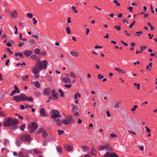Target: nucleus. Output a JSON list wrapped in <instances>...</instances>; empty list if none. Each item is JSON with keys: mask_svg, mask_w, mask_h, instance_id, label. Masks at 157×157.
I'll return each instance as SVG.
<instances>
[{"mask_svg": "<svg viewBox=\"0 0 157 157\" xmlns=\"http://www.w3.org/2000/svg\"><path fill=\"white\" fill-rule=\"evenodd\" d=\"M19 122L18 120L16 119H13L12 118H8L6 120L3 124V125L6 127H9L15 126Z\"/></svg>", "mask_w": 157, "mask_h": 157, "instance_id": "f257e3e1", "label": "nucleus"}, {"mask_svg": "<svg viewBox=\"0 0 157 157\" xmlns=\"http://www.w3.org/2000/svg\"><path fill=\"white\" fill-rule=\"evenodd\" d=\"M48 62L46 60H43L42 61H38L35 67H36L38 70H41L45 69L47 67Z\"/></svg>", "mask_w": 157, "mask_h": 157, "instance_id": "f03ea898", "label": "nucleus"}, {"mask_svg": "<svg viewBox=\"0 0 157 157\" xmlns=\"http://www.w3.org/2000/svg\"><path fill=\"white\" fill-rule=\"evenodd\" d=\"M65 119L61 120V122L63 124L67 125L75 123V121L71 116L69 115L65 117Z\"/></svg>", "mask_w": 157, "mask_h": 157, "instance_id": "7ed1b4c3", "label": "nucleus"}, {"mask_svg": "<svg viewBox=\"0 0 157 157\" xmlns=\"http://www.w3.org/2000/svg\"><path fill=\"white\" fill-rule=\"evenodd\" d=\"M13 99L16 101L19 102L21 101H25L27 100V96L24 94H21L19 96L15 95L13 97Z\"/></svg>", "mask_w": 157, "mask_h": 157, "instance_id": "20e7f679", "label": "nucleus"}, {"mask_svg": "<svg viewBox=\"0 0 157 157\" xmlns=\"http://www.w3.org/2000/svg\"><path fill=\"white\" fill-rule=\"evenodd\" d=\"M51 113L52 115L50 119L52 120L60 117L61 116L60 113L56 110H52Z\"/></svg>", "mask_w": 157, "mask_h": 157, "instance_id": "39448f33", "label": "nucleus"}, {"mask_svg": "<svg viewBox=\"0 0 157 157\" xmlns=\"http://www.w3.org/2000/svg\"><path fill=\"white\" fill-rule=\"evenodd\" d=\"M37 127L36 123L35 122H33L28 126V128L30 132L32 133L35 130Z\"/></svg>", "mask_w": 157, "mask_h": 157, "instance_id": "423d86ee", "label": "nucleus"}, {"mask_svg": "<svg viewBox=\"0 0 157 157\" xmlns=\"http://www.w3.org/2000/svg\"><path fill=\"white\" fill-rule=\"evenodd\" d=\"M98 149L100 151L106 150L107 151H111L112 150L111 146L108 144L105 145H100L98 147Z\"/></svg>", "mask_w": 157, "mask_h": 157, "instance_id": "0eeeda50", "label": "nucleus"}, {"mask_svg": "<svg viewBox=\"0 0 157 157\" xmlns=\"http://www.w3.org/2000/svg\"><path fill=\"white\" fill-rule=\"evenodd\" d=\"M21 139L22 141H26L29 143L31 141L30 136L27 134L22 135L21 137Z\"/></svg>", "mask_w": 157, "mask_h": 157, "instance_id": "6e6552de", "label": "nucleus"}, {"mask_svg": "<svg viewBox=\"0 0 157 157\" xmlns=\"http://www.w3.org/2000/svg\"><path fill=\"white\" fill-rule=\"evenodd\" d=\"M32 72L34 74V76L37 79L39 78V70L36 67H35L33 68Z\"/></svg>", "mask_w": 157, "mask_h": 157, "instance_id": "1a4fd4ad", "label": "nucleus"}, {"mask_svg": "<svg viewBox=\"0 0 157 157\" xmlns=\"http://www.w3.org/2000/svg\"><path fill=\"white\" fill-rule=\"evenodd\" d=\"M52 121L53 122L55 123L57 126L60 127L62 125L61 121H60L59 119L57 118L53 119Z\"/></svg>", "mask_w": 157, "mask_h": 157, "instance_id": "9d476101", "label": "nucleus"}, {"mask_svg": "<svg viewBox=\"0 0 157 157\" xmlns=\"http://www.w3.org/2000/svg\"><path fill=\"white\" fill-rule=\"evenodd\" d=\"M62 80L64 82L67 84H69L71 82V80L68 77H63Z\"/></svg>", "mask_w": 157, "mask_h": 157, "instance_id": "9b49d317", "label": "nucleus"}, {"mask_svg": "<svg viewBox=\"0 0 157 157\" xmlns=\"http://www.w3.org/2000/svg\"><path fill=\"white\" fill-rule=\"evenodd\" d=\"M52 94L53 99L55 100H56L58 98L57 94L55 92V90H52Z\"/></svg>", "mask_w": 157, "mask_h": 157, "instance_id": "f8f14e48", "label": "nucleus"}, {"mask_svg": "<svg viewBox=\"0 0 157 157\" xmlns=\"http://www.w3.org/2000/svg\"><path fill=\"white\" fill-rule=\"evenodd\" d=\"M50 90V88H47L44 89L43 90V94L45 95H48Z\"/></svg>", "mask_w": 157, "mask_h": 157, "instance_id": "ddd939ff", "label": "nucleus"}, {"mask_svg": "<svg viewBox=\"0 0 157 157\" xmlns=\"http://www.w3.org/2000/svg\"><path fill=\"white\" fill-rule=\"evenodd\" d=\"M40 113L41 116L43 117L46 116L45 111L44 108H42L40 109Z\"/></svg>", "mask_w": 157, "mask_h": 157, "instance_id": "4468645a", "label": "nucleus"}, {"mask_svg": "<svg viewBox=\"0 0 157 157\" xmlns=\"http://www.w3.org/2000/svg\"><path fill=\"white\" fill-rule=\"evenodd\" d=\"M65 149L67 151H71L72 150L73 147L68 144L66 145L65 146Z\"/></svg>", "mask_w": 157, "mask_h": 157, "instance_id": "2eb2a0df", "label": "nucleus"}, {"mask_svg": "<svg viewBox=\"0 0 157 157\" xmlns=\"http://www.w3.org/2000/svg\"><path fill=\"white\" fill-rule=\"evenodd\" d=\"M32 53V51L29 50H25L24 52V54L27 57L30 56Z\"/></svg>", "mask_w": 157, "mask_h": 157, "instance_id": "dca6fc26", "label": "nucleus"}, {"mask_svg": "<svg viewBox=\"0 0 157 157\" xmlns=\"http://www.w3.org/2000/svg\"><path fill=\"white\" fill-rule=\"evenodd\" d=\"M78 110V106L77 105H73L72 109V111L73 113L77 112Z\"/></svg>", "mask_w": 157, "mask_h": 157, "instance_id": "f3484780", "label": "nucleus"}, {"mask_svg": "<svg viewBox=\"0 0 157 157\" xmlns=\"http://www.w3.org/2000/svg\"><path fill=\"white\" fill-rule=\"evenodd\" d=\"M10 14L12 18H14L17 16V12L16 10H14Z\"/></svg>", "mask_w": 157, "mask_h": 157, "instance_id": "a211bd4d", "label": "nucleus"}, {"mask_svg": "<svg viewBox=\"0 0 157 157\" xmlns=\"http://www.w3.org/2000/svg\"><path fill=\"white\" fill-rule=\"evenodd\" d=\"M70 54L73 57L77 58L78 56V53L72 51L70 52Z\"/></svg>", "mask_w": 157, "mask_h": 157, "instance_id": "6ab92c4d", "label": "nucleus"}, {"mask_svg": "<svg viewBox=\"0 0 157 157\" xmlns=\"http://www.w3.org/2000/svg\"><path fill=\"white\" fill-rule=\"evenodd\" d=\"M20 92V91L18 89H14V90L10 94L11 96H13L14 94L15 93H19Z\"/></svg>", "mask_w": 157, "mask_h": 157, "instance_id": "aec40b11", "label": "nucleus"}, {"mask_svg": "<svg viewBox=\"0 0 157 157\" xmlns=\"http://www.w3.org/2000/svg\"><path fill=\"white\" fill-rule=\"evenodd\" d=\"M81 148L82 149V151L84 152H86L89 150L88 147L86 146L82 145L81 147Z\"/></svg>", "mask_w": 157, "mask_h": 157, "instance_id": "412c9836", "label": "nucleus"}, {"mask_svg": "<svg viewBox=\"0 0 157 157\" xmlns=\"http://www.w3.org/2000/svg\"><path fill=\"white\" fill-rule=\"evenodd\" d=\"M18 155L19 157H27L24 152L21 151L19 152Z\"/></svg>", "mask_w": 157, "mask_h": 157, "instance_id": "4be33fe9", "label": "nucleus"}, {"mask_svg": "<svg viewBox=\"0 0 157 157\" xmlns=\"http://www.w3.org/2000/svg\"><path fill=\"white\" fill-rule=\"evenodd\" d=\"M34 85L37 88H39L40 87V82L38 81H36L34 82Z\"/></svg>", "mask_w": 157, "mask_h": 157, "instance_id": "5701e85b", "label": "nucleus"}, {"mask_svg": "<svg viewBox=\"0 0 157 157\" xmlns=\"http://www.w3.org/2000/svg\"><path fill=\"white\" fill-rule=\"evenodd\" d=\"M29 42L32 45L35 44L36 43V41L34 39H31L29 40Z\"/></svg>", "mask_w": 157, "mask_h": 157, "instance_id": "b1692460", "label": "nucleus"}, {"mask_svg": "<svg viewBox=\"0 0 157 157\" xmlns=\"http://www.w3.org/2000/svg\"><path fill=\"white\" fill-rule=\"evenodd\" d=\"M91 154L93 155H94L95 156H96V150L94 148H92L91 149Z\"/></svg>", "mask_w": 157, "mask_h": 157, "instance_id": "393cba45", "label": "nucleus"}, {"mask_svg": "<svg viewBox=\"0 0 157 157\" xmlns=\"http://www.w3.org/2000/svg\"><path fill=\"white\" fill-rule=\"evenodd\" d=\"M15 55L16 56H19L21 58H23L24 57L22 55V53L20 52L16 53H15Z\"/></svg>", "mask_w": 157, "mask_h": 157, "instance_id": "a878e982", "label": "nucleus"}, {"mask_svg": "<svg viewBox=\"0 0 157 157\" xmlns=\"http://www.w3.org/2000/svg\"><path fill=\"white\" fill-rule=\"evenodd\" d=\"M48 136V134L46 131L44 130L42 133V136L44 138Z\"/></svg>", "mask_w": 157, "mask_h": 157, "instance_id": "bb28decb", "label": "nucleus"}, {"mask_svg": "<svg viewBox=\"0 0 157 157\" xmlns=\"http://www.w3.org/2000/svg\"><path fill=\"white\" fill-rule=\"evenodd\" d=\"M110 157H118V156L116 153H110Z\"/></svg>", "mask_w": 157, "mask_h": 157, "instance_id": "cd10ccee", "label": "nucleus"}, {"mask_svg": "<svg viewBox=\"0 0 157 157\" xmlns=\"http://www.w3.org/2000/svg\"><path fill=\"white\" fill-rule=\"evenodd\" d=\"M29 78V76L28 75H26L25 77L22 76V78L23 81H26L27 79H28Z\"/></svg>", "mask_w": 157, "mask_h": 157, "instance_id": "c85d7f7f", "label": "nucleus"}, {"mask_svg": "<svg viewBox=\"0 0 157 157\" xmlns=\"http://www.w3.org/2000/svg\"><path fill=\"white\" fill-rule=\"evenodd\" d=\"M56 149L59 152L62 153V148L59 146H57L56 147Z\"/></svg>", "mask_w": 157, "mask_h": 157, "instance_id": "c756f323", "label": "nucleus"}, {"mask_svg": "<svg viewBox=\"0 0 157 157\" xmlns=\"http://www.w3.org/2000/svg\"><path fill=\"white\" fill-rule=\"evenodd\" d=\"M44 129H43V128H39L38 130L36 132V134H39V133H40L41 132L42 133L43 132V131H44Z\"/></svg>", "mask_w": 157, "mask_h": 157, "instance_id": "7c9ffc66", "label": "nucleus"}, {"mask_svg": "<svg viewBox=\"0 0 157 157\" xmlns=\"http://www.w3.org/2000/svg\"><path fill=\"white\" fill-rule=\"evenodd\" d=\"M78 97L79 98L81 97V95L78 93L75 94L74 98L75 99H77Z\"/></svg>", "mask_w": 157, "mask_h": 157, "instance_id": "2f4dec72", "label": "nucleus"}, {"mask_svg": "<svg viewBox=\"0 0 157 157\" xmlns=\"http://www.w3.org/2000/svg\"><path fill=\"white\" fill-rule=\"evenodd\" d=\"M66 31L67 34H69L71 33V31L70 27H67L66 28Z\"/></svg>", "mask_w": 157, "mask_h": 157, "instance_id": "473e14b6", "label": "nucleus"}, {"mask_svg": "<svg viewBox=\"0 0 157 157\" xmlns=\"http://www.w3.org/2000/svg\"><path fill=\"white\" fill-rule=\"evenodd\" d=\"M33 152L35 153L36 154H41V152L40 151L37 150L36 149H33Z\"/></svg>", "mask_w": 157, "mask_h": 157, "instance_id": "72a5a7b5", "label": "nucleus"}, {"mask_svg": "<svg viewBox=\"0 0 157 157\" xmlns=\"http://www.w3.org/2000/svg\"><path fill=\"white\" fill-rule=\"evenodd\" d=\"M58 91L60 93V96L62 97H63L64 96V94L63 92L60 89H59L58 90Z\"/></svg>", "mask_w": 157, "mask_h": 157, "instance_id": "f704fd0d", "label": "nucleus"}, {"mask_svg": "<svg viewBox=\"0 0 157 157\" xmlns=\"http://www.w3.org/2000/svg\"><path fill=\"white\" fill-rule=\"evenodd\" d=\"M110 152L107 151L104 155V157H109L110 155Z\"/></svg>", "mask_w": 157, "mask_h": 157, "instance_id": "c9c22d12", "label": "nucleus"}, {"mask_svg": "<svg viewBox=\"0 0 157 157\" xmlns=\"http://www.w3.org/2000/svg\"><path fill=\"white\" fill-rule=\"evenodd\" d=\"M40 50L39 48H36L34 50V52L35 53L37 54H38L40 52Z\"/></svg>", "mask_w": 157, "mask_h": 157, "instance_id": "e433bc0d", "label": "nucleus"}, {"mask_svg": "<svg viewBox=\"0 0 157 157\" xmlns=\"http://www.w3.org/2000/svg\"><path fill=\"white\" fill-rule=\"evenodd\" d=\"M27 16L28 17L31 18L33 17V15L32 13H28L27 14Z\"/></svg>", "mask_w": 157, "mask_h": 157, "instance_id": "4c0bfd02", "label": "nucleus"}, {"mask_svg": "<svg viewBox=\"0 0 157 157\" xmlns=\"http://www.w3.org/2000/svg\"><path fill=\"white\" fill-rule=\"evenodd\" d=\"M137 107V106L136 105H134L133 108L131 109V111L132 112H134L135 111Z\"/></svg>", "mask_w": 157, "mask_h": 157, "instance_id": "58836bf2", "label": "nucleus"}, {"mask_svg": "<svg viewBox=\"0 0 157 157\" xmlns=\"http://www.w3.org/2000/svg\"><path fill=\"white\" fill-rule=\"evenodd\" d=\"M114 28L116 29L118 31L120 30L121 29V28L120 26L116 25L114 27Z\"/></svg>", "mask_w": 157, "mask_h": 157, "instance_id": "ea45409f", "label": "nucleus"}, {"mask_svg": "<svg viewBox=\"0 0 157 157\" xmlns=\"http://www.w3.org/2000/svg\"><path fill=\"white\" fill-rule=\"evenodd\" d=\"M4 141V146H6L7 145V144L9 143V140L7 139H5Z\"/></svg>", "mask_w": 157, "mask_h": 157, "instance_id": "a19ab883", "label": "nucleus"}, {"mask_svg": "<svg viewBox=\"0 0 157 157\" xmlns=\"http://www.w3.org/2000/svg\"><path fill=\"white\" fill-rule=\"evenodd\" d=\"M119 103L118 102L116 103L115 105L114 106V107L116 109H119Z\"/></svg>", "mask_w": 157, "mask_h": 157, "instance_id": "79ce46f5", "label": "nucleus"}, {"mask_svg": "<svg viewBox=\"0 0 157 157\" xmlns=\"http://www.w3.org/2000/svg\"><path fill=\"white\" fill-rule=\"evenodd\" d=\"M135 21H134L132 22V23L129 26V28H130V29H131L132 27L133 26V25L135 24Z\"/></svg>", "mask_w": 157, "mask_h": 157, "instance_id": "37998d69", "label": "nucleus"}, {"mask_svg": "<svg viewBox=\"0 0 157 157\" xmlns=\"http://www.w3.org/2000/svg\"><path fill=\"white\" fill-rule=\"evenodd\" d=\"M71 8L75 13H77L78 11L77 10H76V8L75 7L72 6L71 7Z\"/></svg>", "mask_w": 157, "mask_h": 157, "instance_id": "c03bdc74", "label": "nucleus"}, {"mask_svg": "<svg viewBox=\"0 0 157 157\" xmlns=\"http://www.w3.org/2000/svg\"><path fill=\"white\" fill-rule=\"evenodd\" d=\"M136 33L137 35H136L135 34H134L133 35L134 36L136 35L137 36H139L140 35V34H142V31H140L139 32H136Z\"/></svg>", "mask_w": 157, "mask_h": 157, "instance_id": "a18cd8bd", "label": "nucleus"}, {"mask_svg": "<svg viewBox=\"0 0 157 157\" xmlns=\"http://www.w3.org/2000/svg\"><path fill=\"white\" fill-rule=\"evenodd\" d=\"M58 134L59 135H61L64 133L63 131L62 130H58Z\"/></svg>", "mask_w": 157, "mask_h": 157, "instance_id": "49530a36", "label": "nucleus"}, {"mask_svg": "<svg viewBox=\"0 0 157 157\" xmlns=\"http://www.w3.org/2000/svg\"><path fill=\"white\" fill-rule=\"evenodd\" d=\"M113 3L116 4L118 6H119L120 5V4L116 0H114L113 1Z\"/></svg>", "mask_w": 157, "mask_h": 157, "instance_id": "de8ad7c7", "label": "nucleus"}, {"mask_svg": "<svg viewBox=\"0 0 157 157\" xmlns=\"http://www.w3.org/2000/svg\"><path fill=\"white\" fill-rule=\"evenodd\" d=\"M110 136L112 138H116L117 137V136L116 134H110Z\"/></svg>", "mask_w": 157, "mask_h": 157, "instance_id": "09e8293b", "label": "nucleus"}, {"mask_svg": "<svg viewBox=\"0 0 157 157\" xmlns=\"http://www.w3.org/2000/svg\"><path fill=\"white\" fill-rule=\"evenodd\" d=\"M28 100L29 101H33V98L32 97H27V100Z\"/></svg>", "mask_w": 157, "mask_h": 157, "instance_id": "8fccbe9b", "label": "nucleus"}, {"mask_svg": "<svg viewBox=\"0 0 157 157\" xmlns=\"http://www.w3.org/2000/svg\"><path fill=\"white\" fill-rule=\"evenodd\" d=\"M25 124H23L20 127V130H22V131H23L24 129V128H25Z\"/></svg>", "mask_w": 157, "mask_h": 157, "instance_id": "3c124183", "label": "nucleus"}, {"mask_svg": "<svg viewBox=\"0 0 157 157\" xmlns=\"http://www.w3.org/2000/svg\"><path fill=\"white\" fill-rule=\"evenodd\" d=\"M73 113H74V115L75 116H79V113L77 111L73 112Z\"/></svg>", "mask_w": 157, "mask_h": 157, "instance_id": "603ef678", "label": "nucleus"}, {"mask_svg": "<svg viewBox=\"0 0 157 157\" xmlns=\"http://www.w3.org/2000/svg\"><path fill=\"white\" fill-rule=\"evenodd\" d=\"M33 24L34 25H35L37 22V21L36 20L35 18L34 17L33 18Z\"/></svg>", "mask_w": 157, "mask_h": 157, "instance_id": "864d4df0", "label": "nucleus"}, {"mask_svg": "<svg viewBox=\"0 0 157 157\" xmlns=\"http://www.w3.org/2000/svg\"><path fill=\"white\" fill-rule=\"evenodd\" d=\"M103 76L101 75V74H99L98 75V78L99 79L103 78Z\"/></svg>", "mask_w": 157, "mask_h": 157, "instance_id": "5fc2aeb1", "label": "nucleus"}, {"mask_svg": "<svg viewBox=\"0 0 157 157\" xmlns=\"http://www.w3.org/2000/svg\"><path fill=\"white\" fill-rule=\"evenodd\" d=\"M145 128L146 129V131L150 133L151 132V130L149 128H147V126H145Z\"/></svg>", "mask_w": 157, "mask_h": 157, "instance_id": "6e6d98bb", "label": "nucleus"}, {"mask_svg": "<svg viewBox=\"0 0 157 157\" xmlns=\"http://www.w3.org/2000/svg\"><path fill=\"white\" fill-rule=\"evenodd\" d=\"M41 54L42 56H46L47 55V53L46 52L44 51L41 52Z\"/></svg>", "mask_w": 157, "mask_h": 157, "instance_id": "4d7b16f0", "label": "nucleus"}, {"mask_svg": "<svg viewBox=\"0 0 157 157\" xmlns=\"http://www.w3.org/2000/svg\"><path fill=\"white\" fill-rule=\"evenodd\" d=\"M146 46H142L140 47V48L141 51L143 50L144 49L146 48Z\"/></svg>", "mask_w": 157, "mask_h": 157, "instance_id": "13d9d810", "label": "nucleus"}, {"mask_svg": "<svg viewBox=\"0 0 157 157\" xmlns=\"http://www.w3.org/2000/svg\"><path fill=\"white\" fill-rule=\"evenodd\" d=\"M14 28L15 29V32H14V33L15 34H17V31H18L17 28L16 26H14Z\"/></svg>", "mask_w": 157, "mask_h": 157, "instance_id": "bf43d9fd", "label": "nucleus"}, {"mask_svg": "<svg viewBox=\"0 0 157 157\" xmlns=\"http://www.w3.org/2000/svg\"><path fill=\"white\" fill-rule=\"evenodd\" d=\"M70 74L71 77H73L75 78H76V77L75 76V75L74 74H73V72H71Z\"/></svg>", "mask_w": 157, "mask_h": 157, "instance_id": "052dcab7", "label": "nucleus"}, {"mask_svg": "<svg viewBox=\"0 0 157 157\" xmlns=\"http://www.w3.org/2000/svg\"><path fill=\"white\" fill-rule=\"evenodd\" d=\"M16 65L17 66H18L19 65H22V66L23 65H26V64H25V62H23L22 63H17Z\"/></svg>", "mask_w": 157, "mask_h": 157, "instance_id": "680f3d73", "label": "nucleus"}, {"mask_svg": "<svg viewBox=\"0 0 157 157\" xmlns=\"http://www.w3.org/2000/svg\"><path fill=\"white\" fill-rule=\"evenodd\" d=\"M65 86L68 88H70L71 86V85L65 84Z\"/></svg>", "mask_w": 157, "mask_h": 157, "instance_id": "e2e57ef3", "label": "nucleus"}, {"mask_svg": "<svg viewBox=\"0 0 157 157\" xmlns=\"http://www.w3.org/2000/svg\"><path fill=\"white\" fill-rule=\"evenodd\" d=\"M0 97L2 99H3L5 98V96L4 94H2L0 95Z\"/></svg>", "mask_w": 157, "mask_h": 157, "instance_id": "0e129e2a", "label": "nucleus"}, {"mask_svg": "<svg viewBox=\"0 0 157 157\" xmlns=\"http://www.w3.org/2000/svg\"><path fill=\"white\" fill-rule=\"evenodd\" d=\"M106 113L107 116L108 117H109L111 116L109 112L108 111H106Z\"/></svg>", "mask_w": 157, "mask_h": 157, "instance_id": "69168bd1", "label": "nucleus"}, {"mask_svg": "<svg viewBox=\"0 0 157 157\" xmlns=\"http://www.w3.org/2000/svg\"><path fill=\"white\" fill-rule=\"evenodd\" d=\"M122 17V14L121 13H120L118 14L117 17L118 18H121Z\"/></svg>", "mask_w": 157, "mask_h": 157, "instance_id": "338daca9", "label": "nucleus"}, {"mask_svg": "<svg viewBox=\"0 0 157 157\" xmlns=\"http://www.w3.org/2000/svg\"><path fill=\"white\" fill-rule=\"evenodd\" d=\"M47 141L45 140L44 141L43 143V145L44 146H46L47 145Z\"/></svg>", "mask_w": 157, "mask_h": 157, "instance_id": "774afa93", "label": "nucleus"}]
</instances>
